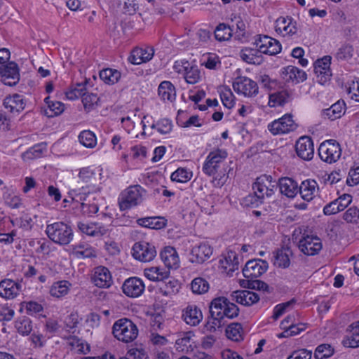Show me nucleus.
<instances>
[{"mask_svg": "<svg viewBox=\"0 0 359 359\" xmlns=\"http://www.w3.org/2000/svg\"><path fill=\"white\" fill-rule=\"evenodd\" d=\"M227 152L224 149H216L209 153L203 165V172L213 177L215 187H222L227 181V165L225 160Z\"/></svg>", "mask_w": 359, "mask_h": 359, "instance_id": "f257e3e1", "label": "nucleus"}, {"mask_svg": "<svg viewBox=\"0 0 359 359\" xmlns=\"http://www.w3.org/2000/svg\"><path fill=\"white\" fill-rule=\"evenodd\" d=\"M78 177V187L72 191L75 195L93 194L100 191V187L96 184V173L90 168H81Z\"/></svg>", "mask_w": 359, "mask_h": 359, "instance_id": "f03ea898", "label": "nucleus"}, {"mask_svg": "<svg viewBox=\"0 0 359 359\" xmlns=\"http://www.w3.org/2000/svg\"><path fill=\"white\" fill-rule=\"evenodd\" d=\"M46 233L53 242L62 245L69 244L74 236L72 228L62 222L48 224Z\"/></svg>", "mask_w": 359, "mask_h": 359, "instance_id": "7ed1b4c3", "label": "nucleus"}, {"mask_svg": "<svg viewBox=\"0 0 359 359\" xmlns=\"http://www.w3.org/2000/svg\"><path fill=\"white\" fill-rule=\"evenodd\" d=\"M112 333L118 340L129 343L137 338L138 329L132 320L128 318H121L114 323Z\"/></svg>", "mask_w": 359, "mask_h": 359, "instance_id": "20e7f679", "label": "nucleus"}, {"mask_svg": "<svg viewBox=\"0 0 359 359\" xmlns=\"http://www.w3.org/2000/svg\"><path fill=\"white\" fill-rule=\"evenodd\" d=\"M145 192L140 185L130 186L123 191L118 197L121 210H128L140 205L143 201Z\"/></svg>", "mask_w": 359, "mask_h": 359, "instance_id": "39448f33", "label": "nucleus"}, {"mask_svg": "<svg viewBox=\"0 0 359 359\" xmlns=\"http://www.w3.org/2000/svg\"><path fill=\"white\" fill-rule=\"evenodd\" d=\"M318 155L322 161L327 163H335L341 155V146L334 140H325L320 144Z\"/></svg>", "mask_w": 359, "mask_h": 359, "instance_id": "423d86ee", "label": "nucleus"}, {"mask_svg": "<svg viewBox=\"0 0 359 359\" xmlns=\"http://www.w3.org/2000/svg\"><path fill=\"white\" fill-rule=\"evenodd\" d=\"M252 189L255 196L261 200L265 196L271 197L274 194L276 184L271 175H263L256 179Z\"/></svg>", "mask_w": 359, "mask_h": 359, "instance_id": "0eeeda50", "label": "nucleus"}, {"mask_svg": "<svg viewBox=\"0 0 359 359\" xmlns=\"http://www.w3.org/2000/svg\"><path fill=\"white\" fill-rule=\"evenodd\" d=\"M269 266L266 261L256 259L249 260L243 269V274L246 280L257 278L266 272Z\"/></svg>", "mask_w": 359, "mask_h": 359, "instance_id": "6e6552de", "label": "nucleus"}, {"mask_svg": "<svg viewBox=\"0 0 359 359\" xmlns=\"http://www.w3.org/2000/svg\"><path fill=\"white\" fill-rule=\"evenodd\" d=\"M296 128L297 124L290 114L284 115L268 125L269 130L273 135L288 133L294 131Z\"/></svg>", "mask_w": 359, "mask_h": 359, "instance_id": "1a4fd4ad", "label": "nucleus"}, {"mask_svg": "<svg viewBox=\"0 0 359 359\" xmlns=\"http://www.w3.org/2000/svg\"><path fill=\"white\" fill-rule=\"evenodd\" d=\"M1 81L7 86H14L20 81V70L15 62H10L0 66Z\"/></svg>", "mask_w": 359, "mask_h": 359, "instance_id": "9d476101", "label": "nucleus"}, {"mask_svg": "<svg viewBox=\"0 0 359 359\" xmlns=\"http://www.w3.org/2000/svg\"><path fill=\"white\" fill-rule=\"evenodd\" d=\"M133 256L135 259L148 262L156 256V250L155 247L149 243H136L133 247Z\"/></svg>", "mask_w": 359, "mask_h": 359, "instance_id": "9b49d317", "label": "nucleus"}, {"mask_svg": "<svg viewBox=\"0 0 359 359\" xmlns=\"http://www.w3.org/2000/svg\"><path fill=\"white\" fill-rule=\"evenodd\" d=\"M332 57L326 55L314 63V72L319 83L324 85L330 80L332 72L330 70Z\"/></svg>", "mask_w": 359, "mask_h": 359, "instance_id": "f8f14e48", "label": "nucleus"}, {"mask_svg": "<svg viewBox=\"0 0 359 359\" xmlns=\"http://www.w3.org/2000/svg\"><path fill=\"white\" fill-rule=\"evenodd\" d=\"M255 44L261 53L274 55L281 50V45L278 41L268 36H259L255 40Z\"/></svg>", "mask_w": 359, "mask_h": 359, "instance_id": "ddd939ff", "label": "nucleus"}, {"mask_svg": "<svg viewBox=\"0 0 359 359\" xmlns=\"http://www.w3.org/2000/svg\"><path fill=\"white\" fill-rule=\"evenodd\" d=\"M320 239L316 236H304L299 241L298 248L306 255H315L322 249Z\"/></svg>", "mask_w": 359, "mask_h": 359, "instance_id": "4468645a", "label": "nucleus"}, {"mask_svg": "<svg viewBox=\"0 0 359 359\" xmlns=\"http://www.w3.org/2000/svg\"><path fill=\"white\" fill-rule=\"evenodd\" d=\"M233 90L247 97H252L258 93L257 83L248 77H238L233 83Z\"/></svg>", "mask_w": 359, "mask_h": 359, "instance_id": "2eb2a0df", "label": "nucleus"}, {"mask_svg": "<svg viewBox=\"0 0 359 359\" xmlns=\"http://www.w3.org/2000/svg\"><path fill=\"white\" fill-rule=\"evenodd\" d=\"M145 285L142 279L137 277H130L126 279L123 285V292L129 297H138L144 291Z\"/></svg>", "mask_w": 359, "mask_h": 359, "instance_id": "dca6fc26", "label": "nucleus"}, {"mask_svg": "<svg viewBox=\"0 0 359 359\" xmlns=\"http://www.w3.org/2000/svg\"><path fill=\"white\" fill-rule=\"evenodd\" d=\"M295 149L297 156L303 160L309 161L313 157V143L309 137H301L296 142Z\"/></svg>", "mask_w": 359, "mask_h": 359, "instance_id": "f3484780", "label": "nucleus"}, {"mask_svg": "<svg viewBox=\"0 0 359 359\" xmlns=\"http://www.w3.org/2000/svg\"><path fill=\"white\" fill-rule=\"evenodd\" d=\"M92 281L99 287L107 288L112 284V277L109 270L103 266H99L93 269Z\"/></svg>", "mask_w": 359, "mask_h": 359, "instance_id": "a211bd4d", "label": "nucleus"}, {"mask_svg": "<svg viewBox=\"0 0 359 359\" xmlns=\"http://www.w3.org/2000/svg\"><path fill=\"white\" fill-rule=\"evenodd\" d=\"M281 77L287 82L299 83L307 79L306 72L295 66L289 65L282 69Z\"/></svg>", "mask_w": 359, "mask_h": 359, "instance_id": "6ab92c4d", "label": "nucleus"}, {"mask_svg": "<svg viewBox=\"0 0 359 359\" xmlns=\"http://www.w3.org/2000/svg\"><path fill=\"white\" fill-rule=\"evenodd\" d=\"M3 104L8 111L13 114H19L26 105L23 96L17 93L6 96Z\"/></svg>", "mask_w": 359, "mask_h": 359, "instance_id": "aec40b11", "label": "nucleus"}, {"mask_svg": "<svg viewBox=\"0 0 359 359\" xmlns=\"http://www.w3.org/2000/svg\"><path fill=\"white\" fill-rule=\"evenodd\" d=\"M212 254V247L207 243H201L192 248L190 260L193 263L201 264Z\"/></svg>", "mask_w": 359, "mask_h": 359, "instance_id": "412c9836", "label": "nucleus"}, {"mask_svg": "<svg viewBox=\"0 0 359 359\" xmlns=\"http://www.w3.org/2000/svg\"><path fill=\"white\" fill-rule=\"evenodd\" d=\"M154 54V50L152 47L135 48L132 50L128 61L133 65H140L151 60Z\"/></svg>", "mask_w": 359, "mask_h": 359, "instance_id": "4be33fe9", "label": "nucleus"}, {"mask_svg": "<svg viewBox=\"0 0 359 359\" xmlns=\"http://www.w3.org/2000/svg\"><path fill=\"white\" fill-rule=\"evenodd\" d=\"M233 301L243 306H250L259 300L258 294L249 290H236L231 294Z\"/></svg>", "mask_w": 359, "mask_h": 359, "instance_id": "5701e85b", "label": "nucleus"}, {"mask_svg": "<svg viewBox=\"0 0 359 359\" xmlns=\"http://www.w3.org/2000/svg\"><path fill=\"white\" fill-rule=\"evenodd\" d=\"M21 289V284L11 279L0 282V296L5 299H13Z\"/></svg>", "mask_w": 359, "mask_h": 359, "instance_id": "b1692460", "label": "nucleus"}, {"mask_svg": "<svg viewBox=\"0 0 359 359\" xmlns=\"http://www.w3.org/2000/svg\"><path fill=\"white\" fill-rule=\"evenodd\" d=\"M182 318L187 324L196 326L203 320V314L201 309L196 305H189L183 310Z\"/></svg>", "mask_w": 359, "mask_h": 359, "instance_id": "393cba45", "label": "nucleus"}, {"mask_svg": "<svg viewBox=\"0 0 359 359\" xmlns=\"http://www.w3.org/2000/svg\"><path fill=\"white\" fill-rule=\"evenodd\" d=\"M76 196H79V199L82 201L81 203V210L83 215L90 217L97 212L99 205L95 201L96 200L95 196H91V194Z\"/></svg>", "mask_w": 359, "mask_h": 359, "instance_id": "a878e982", "label": "nucleus"}, {"mask_svg": "<svg viewBox=\"0 0 359 359\" xmlns=\"http://www.w3.org/2000/svg\"><path fill=\"white\" fill-rule=\"evenodd\" d=\"M278 187L282 194L288 198H294L299 193V185L296 181L290 177L279 180Z\"/></svg>", "mask_w": 359, "mask_h": 359, "instance_id": "bb28decb", "label": "nucleus"}, {"mask_svg": "<svg viewBox=\"0 0 359 359\" xmlns=\"http://www.w3.org/2000/svg\"><path fill=\"white\" fill-rule=\"evenodd\" d=\"M77 226L82 233L93 237H101L107 232V228L98 223L79 222Z\"/></svg>", "mask_w": 359, "mask_h": 359, "instance_id": "cd10ccee", "label": "nucleus"}, {"mask_svg": "<svg viewBox=\"0 0 359 359\" xmlns=\"http://www.w3.org/2000/svg\"><path fill=\"white\" fill-rule=\"evenodd\" d=\"M161 258L168 269H177L180 265V259L176 250L170 246L165 247L161 252Z\"/></svg>", "mask_w": 359, "mask_h": 359, "instance_id": "c85d7f7f", "label": "nucleus"}, {"mask_svg": "<svg viewBox=\"0 0 359 359\" xmlns=\"http://www.w3.org/2000/svg\"><path fill=\"white\" fill-rule=\"evenodd\" d=\"M276 31L285 36L294 34L297 32V27L291 18L280 17L276 21Z\"/></svg>", "mask_w": 359, "mask_h": 359, "instance_id": "c756f323", "label": "nucleus"}, {"mask_svg": "<svg viewBox=\"0 0 359 359\" xmlns=\"http://www.w3.org/2000/svg\"><path fill=\"white\" fill-rule=\"evenodd\" d=\"M318 189L317 182L314 180H306L299 186V193L302 198L309 202L313 200L315 193Z\"/></svg>", "mask_w": 359, "mask_h": 359, "instance_id": "7c9ffc66", "label": "nucleus"}, {"mask_svg": "<svg viewBox=\"0 0 359 359\" xmlns=\"http://www.w3.org/2000/svg\"><path fill=\"white\" fill-rule=\"evenodd\" d=\"M240 56L243 61L249 64L259 65L263 62L262 53L257 48H245L241 50Z\"/></svg>", "mask_w": 359, "mask_h": 359, "instance_id": "2f4dec72", "label": "nucleus"}, {"mask_svg": "<svg viewBox=\"0 0 359 359\" xmlns=\"http://www.w3.org/2000/svg\"><path fill=\"white\" fill-rule=\"evenodd\" d=\"M345 112V102L344 101H337L330 108L325 109L322 111V116L325 118L334 121L341 117Z\"/></svg>", "mask_w": 359, "mask_h": 359, "instance_id": "473e14b6", "label": "nucleus"}, {"mask_svg": "<svg viewBox=\"0 0 359 359\" xmlns=\"http://www.w3.org/2000/svg\"><path fill=\"white\" fill-rule=\"evenodd\" d=\"M158 92L159 97L164 102H172L175 100V88L170 81H164L161 82L158 86Z\"/></svg>", "mask_w": 359, "mask_h": 359, "instance_id": "72a5a7b5", "label": "nucleus"}, {"mask_svg": "<svg viewBox=\"0 0 359 359\" xmlns=\"http://www.w3.org/2000/svg\"><path fill=\"white\" fill-rule=\"evenodd\" d=\"M222 267L226 271L228 275L232 276V273L238 269L239 262L236 254L233 252H228L224 260L220 261Z\"/></svg>", "mask_w": 359, "mask_h": 359, "instance_id": "f704fd0d", "label": "nucleus"}, {"mask_svg": "<svg viewBox=\"0 0 359 359\" xmlns=\"http://www.w3.org/2000/svg\"><path fill=\"white\" fill-rule=\"evenodd\" d=\"M290 255H292V251L289 248L278 250L274 255L273 264L280 268H287L290 264Z\"/></svg>", "mask_w": 359, "mask_h": 359, "instance_id": "c9c22d12", "label": "nucleus"}, {"mask_svg": "<svg viewBox=\"0 0 359 359\" xmlns=\"http://www.w3.org/2000/svg\"><path fill=\"white\" fill-rule=\"evenodd\" d=\"M169 271L161 269L158 266H153L145 269L144 271V276L152 281H162L167 279L169 276Z\"/></svg>", "mask_w": 359, "mask_h": 359, "instance_id": "e433bc0d", "label": "nucleus"}, {"mask_svg": "<svg viewBox=\"0 0 359 359\" xmlns=\"http://www.w3.org/2000/svg\"><path fill=\"white\" fill-rule=\"evenodd\" d=\"M71 283L67 280L55 282L50 288V294L56 298L65 296L69 292Z\"/></svg>", "mask_w": 359, "mask_h": 359, "instance_id": "4c0bfd02", "label": "nucleus"}, {"mask_svg": "<svg viewBox=\"0 0 359 359\" xmlns=\"http://www.w3.org/2000/svg\"><path fill=\"white\" fill-rule=\"evenodd\" d=\"M226 302H227V299L224 297L214 299L210 305V316L224 318L223 313H224Z\"/></svg>", "mask_w": 359, "mask_h": 359, "instance_id": "58836bf2", "label": "nucleus"}, {"mask_svg": "<svg viewBox=\"0 0 359 359\" xmlns=\"http://www.w3.org/2000/svg\"><path fill=\"white\" fill-rule=\"evenodd\" d=\"M292 98V93L291 91L282 90L274 93L269 95V104L271 107L276 105H283L290 102Z\"/></svg>", "mask_w": 359, "mask_h": 359, "instance_id": "ea45409f", "label": "nucleus"}, {"mask_svg": "<svg viewBox=\"0 0 359 359\" xmlns=\"http://www.w3.org/2000/svg\"><path fill=\"white\" fill-rule=\"evenodd\" d=\"M137 223L149 229H160L165 226L166 220L161 217H151L139 219Z\"/></svg>", "mask_w": 359, "mask_h": 359, "instance_id": "a19ab883", "label": "nucleus"}, {"mask_svg": "<svg viewBox=\"0 0 359 359\" xmlns=\"http://www.w3.org/2000/svg\"><path fill=\"white\" fill-rule=\"evenodd\" d=\"M48 105V109L44 110V114L48 117H53L61 114L65 110V105L59 101H50V97H47L44 100Z\"/></svg>", "mask_w": 359, "mask_h": 359, "instance_id": "79ce46f5", "label": "nucleus"}, {"mask_svg": "<svg viewBox=\"0 0 359 359\" xmlns=\"http://www.w3.org/2000/svg\"><path fill=\"white\" fill-rule=\"evenodd\" d=\"M15 327L19 334L27 336L32 331V322L28 317L21 316L15 320Z\"/></svg>", "mask_w": 359, "mask_h": 359, "instance_id": "37998d69", "label": "nucleus"}, {"mask_svg": "<svg viewBox=\"0 0 359 359\" xmlns=\"http://www.w3.org/2000/svg\"><path fill=\"white\" fill-rule=\"evenodd\" d=\"M46 149V144L45 143L36 144L24 152L22 154V158L25 161L40 158Z\"/></svg>", "mask_w": 359, "mask_h": 359, "instance_id": "c03bdc74", "label": "nucleus"}, {"mask_svg": "<svg viewBox=\"0 0 359 359\" xmlns=\"http://www.w3.org/2000/svg\"><path fill=\"white\" fill-rule=\"evenodd\" d=\"M100 79L107 84H114L121 78V72L116 69L107 68L100 72Z\"/></svg>", "mask_w": 359, "mask_h": 359, "instance_id": "a18cd8bd", "label": "nucleus"}, {"mask_svg": "<svg viewBox=\"0 0 359 359\" xmlns=\"http://www.w3.org/2000/svg\"><path fill=\"white\" fill-rule=\"evenodd\" d=\"M81 144L87 148H94L97 144V138L95 134L90 130H83L79 135Z\"/></svg>", "mask_w": 359, "mask_h": 359, "instance_id": "49530a36", "label": "nucleus"}, {"mask_svg": "<svg viewBox=\"0 0 359 359\" xmlns=\"http://www.w3.org/2000/svg\"><path fill=\"white\" fill-rule=\"evenodd\" d=\"M86 85V81L74 85L72 88L66 93L67 98L74 100L80 97H83L87 93Z\"/></svg>", "mask_w": 359, "mask_h": 359, "instance_id": "de8ad7c7", "label": "nucleus"}, {"mask_svg": "<svg viewBox=\"0 0 359 359\" xmlns=\"http://www.w3.org/2000/svg\"><path fill=\"white\" fill-rule=\"evenodd\" d=\"M191 288L192 292L195 294H204L208 291L209 283L203 278H196L191 283Z\"/></svg>", "mask_w": 359, "mask_h": 359, "instance_id": "09e8293b", "label": "nucleus"}, {"mask_svg": "<svg viewBox=\"0 0 359 359\" xmlns=\"http://www.w3.org/2000/svg\"><path fill=\"white\" fill-rule=\"evenodd\" d=\"M241 330L242 326L240 323H231L226 329V335L232 341H239L243 339Z\"/></svg>", "mask_w": 359, "mask_h": 359, "instance_id": "8fccbe9b", "label": "nucleus"}, {"mask_svg": "<svg viewBox=\"0 0 359 359\" xmlns=\"http://www.w3.org/2000/svg\"><path fill=\"white\" fill-rule=\"evenodd\" d=\"M231 36L232 29L224 23L219 24L215 30V39L219 41L229 40Z\"/></svg>", "mask_w": 359, "mask_h": 359, "instance_id": "3c124183", "label": "nucleus"}, {"mask_svg": "<svg viewBox=\"0 0 359 359\" xmlns=\"http://www.w3.org/2000/svg\"><path fill=\"white\" fill-rule=\"evenodd\" d=\"M192 172L186 168H180L171 175V180L177 182L184 183L191 180Z\"/></svg>", "mask_w": 359, "mask_h": 359, "instance_id": "603ef678", "label": "nucleus"}, {"mask_svg": "<svg viewBox=\"0 0 359 359\" xmlns=\"http://www.w3.org/2000/svg\"><path fill=\"white\" fill-rule=\"evenodd\" d=\"M348 330L351 332L350 336H347L342 341V344L345 347L357 348L359 347V330L357 329L353 330L348 327Z\"/></svg>", "mask_w": 359, "mask_h": 359, "instance_id": "864d4df0", "label": "nucleus"}, {"mask_svg": "<svg viewBox=\"0 0 359 359\" xmlns=\"http://www.w3.org/2000/svg\"><path fill=\"white\" fill-rule=\"evenodd\" d=\"M78 257L92 258L96 257L95 250L90 246L84 244L76 245L74 248Z\"/></svg>", "mask_w": 359, "mask_h": 359, "instance_id": "5fc2aeb1", "label": "nucleus"}, {"mask_svg": "<svg viewBox=\"0 0 359 359\" xmlns=\"http://www.w3.org/2000/svg\"><path fill=\"white\" fill-rule=\"evenodd\" d=\"M184 77L188 83L195 84L198 83L201 79V72L198 67L190 65Z\"/></svg>", "mask_w": 359, "mask_h": 359, "instance_id": "6e6d98bb", "label": "nucleus"}, {"mask_svg": "<svg viewBox=\"0 0 359 359\" xmlns=\"http://www.w3.org/2000/svg\"><path fill=\"white\" fill-rule=\"evenodd\" d=\"M241 285L243 287L263 291H266L269 289V285L266 283L260 280H257V278L252 280H243L241 282Z\"/></svg>", "mask_w": 359, "mask_h": 359, "instance_id": "4d7b16f0", "label": "nucleus"}, {"mask_svg": "<svg viewBox=\"0 0 359 359\" xmlns=\"http://www.w3.org/2000/svg\"><path fill=\"white\" fill-rule=\"evenodd\" d=\"M334 353V349L329 344H320L317 346L314 357L316 359H323L332 356Z\"/></svg>", "mask_w": 359, "mask_h": 359, "instance_id": "13d9d810", "label": "nucleus"}, {"mask_svg": "<svg viewBox=\"0 0 359 359\" xmlns=\"http://www.w3.org/2000/svg\"><path fill=\"white\" fill-rule=\"evenodd\" d=\"M11 222L13 225H16L25 231L31 230L33 226V220L31 217L27 215H23L19 218H15L14 220H12Z\"/></svg>", "mask_w": 359, "mask_h": 359, "instance_id": "bf43d9fd", "label": "nucleus"}, {"mask_svg": "<svg viewBox=\"0 0 359 359\" xmlns=\"http://www.w3.org/2000/svg\"><path fill=\"white\" fill-rule=\"evenodd\" d=\"M99 97L96 94L87 93L82 97V102L86 111H90L97 105Z\"/></svg>", "mask_w": 359, "mask_h": 359, "instance_id": "052dcab7", "label": "nucleus"}, {"mask_svg": "<svg viewBox=\"0 0 359 359\" xmlns=\"http://www.w3.org/2000/svg\"><path fill=\"white\" fill-rule=\"evenodd\" d=\"M343 219L348 223H359V209L355 206L349 208L344 213Z\"/></svg>", "mask_w": 359, "mask_h": 359, "instance_id": "680f3d73", "label": "nucleus"}, {"mask_svg": "<svg viewBox=\"0 0 359 359\" xmlns=\"http://www.w3.org/2000/svg\"><path fill=\"white\" fill-rule=\"evenodd\" d=\"M172 122L169 119L163 118L156 123L151 125V128H156L161 134H168L172 130Z\"/></svg>", "mask_w": 359, "mask_h": 359, "instance_id": "e2e57ef3", "label": "nucleus"}, {"mask_svg": "<svg viewBox=\"0 0 359 359\" xmlns=\"http://www.w3.org/2000/svg\"><path fill=\"white\" fill-rule=\"evenodd\" d=\"M4 199L5 203L11 208H18L22 204L20 198L13 193H5Z\"/></svg>", "mask_w": 359, "mask_h": 359, "instance_id": "0e129e2a", "label": "nucleus"}, {"mask_svg": "<svg viewBox=\"0 0 359 359\" xmlns=\"http://www.w3.org/2000/svg\"><path fill=\"white\" fill-rule=\"evenodd\" d=\"M70 345L74 350L80 353L86 354L90 351L89 345L78 338L72 339Z\"/></svg>", "mask_w": 359, "mask_h": 359, "instance_id": "69168bd1", "label": "nucleus"}, {"mask_svg": "<svg viewBox=\"0 0 359 359\" xmlns=\"http://www.w3.org/2000/svg\"><path fill=\"white\" fill-rule=\"evenodd\" d=\"M239 313V309L238 306L233 304L230 302L227 299V302H226L224 313H223L224 318H227L229 319H232L236 316H238Z\"/></svg>", "mask_w": 359, "mask_h": 359, "instance_id": "338daca9", "label": "nucleus"}, {"mask_svg": "<svg viewBox=\"0 0 359 359\" xmlns=\"http://www.w3.org/2000/svg\"><path fill=\"white\" fill-rule=\"evenodd\" d=\"M220 97L222 100V102L223 104L229 108L231 109L234 105V101H233V95L230 89H224L222 90L220 93Z\"/></svg>", "mask_w": 359, "mask_h": 359, "instance_id": "774afa93", "label": "nucleus"}]
</instances>
